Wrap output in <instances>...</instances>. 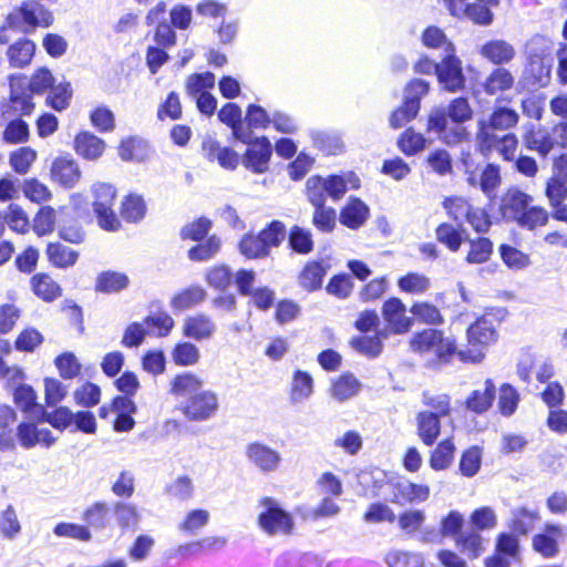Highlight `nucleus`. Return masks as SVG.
<instances>
[{"mask_svg":"<svg viewBox=\"0 0 567 567\" xmlns=\"http://www.w3.org/2000/svg\"><path fill=\"white\" fill-rule=\"evenodd\" d=\"M410 347L413 352L423 357L433 355L427 360V367L433 369L451 362L455 354L460 357L461 361L480 362L484 358L481 351L475 354H472V350L457 351L454 339L445 337L443 331L432 328L415 332L410 340Z\"/></svg>","mask_w":567,"mask_h":567,"instance_id":"nucleus-1","label":"nucleus"},{"mask_svg":"<svg viewBox=\"0 0 567 567\" xmlns=\"http://www.w3.org/2000/svg\"><path fill=\"white\" fill-rule=\"evenodd\" d=\"M533 198L516 187L507 189L501 198L499 212L507 221L533 230L548 221V213L540 206H532Z\"/></svg>","mask_w":567,"mask_h":567,"instance_id":"nucleus-2","label":"nucleus"},{"mask_svg":"<svg viewBox=\"0 0 567 567\" xmlns=\"http://www.w3.org/2000/svg\"><path fill=\"white\" fill-rule=\"evenodd\" d=\"M52 13L38 1H23L7 16V23L19 33L28 34L37 28L52 24Z\"/></svg>","mask_w":567,"mask_h":567,"instance_id":"nucleus-3","label":"nucleus"},{"mask_svg":"<svg viewBox=\"0 0 567 567\" xmlns=\"http://www.w3.org/2000/svg\"><path fill=\"white\" fill-rule=\"evenodd\" d=\"M262 511L258 515V525L267 535L290 534L295 523L290 513L284 509L272 497H262L259 502Z\"/></svg>","mask_w":567,"mask_h":567,"instance_id":"nucleus-4","label":"nucleus"},{"mask_svg":"<svg viewBox=\"0 0 567 567\" xmlns=\"http://www.w3.org/2000/svg\"><path fill=\"white\" fill-rule=\"evenodd\" d=\"M436 79L446 92L456 93L464 90L466 78L462 61L455 54L454 44H449L447 53L440 61Z\"/></svg>","mask_w":567,"mask_h":567,"instance_id":"nucleus-5","label":"nucleus"},{"mask_svg":"<svg viewBox=\"0 0 567 567\" xmlns=\"http://www.w3.org/2000/svg\"><path fill=\"white\" fill-rule=\"evenodd\" d=\"M241 143L247 145L241 164L255 174L266 173L274 152L270 140L267 136H254L250 132L248 141Z\"/></svg>","mask_w":567,"mask_h":567,"instance_id":"nucleus-6","label":"nucleus"},{"mask_svg":"<svg viewBox=\"0 0 567 567\" xmlns=\"http://www.w3.org/2000/svg\"><path fill=\"white\" fill-rule=\"evenodd\" d=\"M217 394L212 390H203L190 395L182 408L183 414L194 422L212 419L218 411Z\"/></svg>","mask_w":567,"mask_h":567,"instance_id":"nucleus-7","label":"nucleus"},{"mask_svg":"<svg viewBox=\"0 0 567 567\" xmlns=\"http://www.w3.org/2000/svg\"><path fill=\"white\" fill-rule=\"evenodd\" d=\"M245 456L248 463L262 474L276 472L282 461L281 454L277 450L259 441L246 445Z\"/></svg>","mask_w":567,"mask_h":567,"instance_id":"nucleus-8","label":"nucleus"},{"mask_svg":"<svg viewBox=\"0 0 567 567\" xmlns=\"http://www.w3.org/2000/svg\"><path fill=\"white\" fill-rule=\"evenodd\" d=\"M518 117V113L515 110L507 106H498L493 111L487 123L480 121L477 135L482 142L492 144L496 136L491 134L488 130H509L517 124Z\"/></svg>","mask_w":567,"mask_h":567,"instance_id":"nucleus-9","label":"nucleus"},{"mask_svg":"<svg viewBox=\"0 0 567 567\" xmlns=\"http://www.w3.org/2000/svg\"><path fill=\"white\" fill-rule=\"evenodd\" d=\"M381 312L391 332L395 334L406 333L413 327V318L405 316L406 306L398 297H391L385 300Z\"/></svg>","mask_w":567,"mask_h":567,"instance_id":"nucleus-10","label":"nucleus"},{"mask_svg":"<svg viewBox=\"0 0 567 567\" xmlns=\"http://www.w3.org/2000/svg\"><path fill=\"white\" fill-rule=\"evenodd\" d=\"M466 334L468 344L473 348L471 349L472 354H475L477 351L484 354L483 348L495 342L497 339L496 329L486 317H481L472 323L467 328Z\"/></svg>","mask_w":567,"mask_h":567,"instance_id":"nucleus-11","label":"nucleus"},{"mask_svg":"<svg viewBox=\"0 0 567 567\" xmlns=\"http://www.w3.org/2000/svg\"><path fill=\"white\" fill-rule=\"evenodd\" d=\"M218 120L231 130L233 137L239 142L249 138V128H245L241 107L234 102H227L217 113Z\"/></svg>","mask_w":567,"mask_h":567,"instance_id":"nucleus-12","label":"nucleus"},{"mask_svg":"<svg viewBox=\"0 0 567 567\" xmlns=\"http://www.w3.org/2000/svg\"><path fill=\"white\" fill-rule=\"evenodd\" d=\"M369 216V206L359 197L350 196L340 210L339 221L350 229H359L365 224Z\"/></svg>","mask_w":567,"mask_h":567,"instance_id":"nucleus-13","label":"nucleus"},{"mask_svg":"<svg viewBox=\"0 0 567 567\" xmlns=\"http://www.w3.org/2000/svg\"><path fill=\"white\" fill-rule=\"evenodd\" d=\"M51 175L64 188H72L80 181L81 171L71 156H60L52 163Z\"/></svg>","mask_w":567,"mask_h":567,"instance_id":"nucleus-14","label":"nucleus"},{"mask_svg":"<svg viewBox=\"0 0 567 567\" xmlns=\"http://www.w3.org/2000/svg\"><path fill=\"white\" fill-rule=\"evenodd\" d=\"M25 76H10V104L21 115H30L34 109L33 93L25 86Z\"/></svg>","mask_w":567,"mask_h":567,"instance_id":"nucleus-15","label":"nucleus"},{"mask_svg":"<svg viewBox=\"0 0 567 567\" xmlns=\"http://www.w3.org/2000/svg\"><path fill=\"white\" fill-rule=\"evenodd\" d=\"M215 331L216 324L204 313L186 318L183 326V334L196 341L209 339Z\"/></svg>","mask_w":567,"mask_h":567,"instance_id":"nucleus-16","label":"nucleus"},{"mask_svg":"<svg viewBox=\"0 0 567 567\" xmlns=\"http://www.w3.org/2000/svg\"><path fill=\"white\" fill-rule=\"evenodd\" d=\"M323 183L327 195L332 200H339L342 198L348 190V186L351 188L360 187V179L353 172L330 174L329 176L323 177Z\"/></svg>","mask_w":567,"mask_h":567,"instance_id":"nucleus-17","label":"nucleus"},{"mask_svg":"<svg viewBox=\"0 0 567 567\" xmlns=\"http://www.w3.org/2000/svg\"><path fill=\"white\" fill-rule=\"evenodd\" d=\"M538 519L539 513L537 509H529L525 506L514 507L511 509L507 527L518 536H526Z\"/></svg>","mask_w":567,"mask_h":567,"instance_id":"nucleus-18","label":"nucleus"},{"mask_svg":"<svg viewBox=\"0 0 567 567\" xmlns=\"http://www.w3.org/2000/svg\"><path fill=\"white\" fill-rule=\"evenodd\" d=\"M309 137L313 147L324 155H337L342 153L344 148L342 138L338 132L310 130Z\"/></svg>","mask_w":567,"mask_h":567,"instance_id":"nucleus-19","label":"nucleus"},{"mask_svg":"<svg viewBox=\"0 0 567 567\" xmlns=\"http://www.w3.org/2000/svg\"><path fill=\"white\" fill-rule=\"evenodd\" d=\"M76 153L85 159L95 161L102 156L105 142L91 132H81L74 138Z\"/></svg>","mask_w":567,"mask_h":567,"instance_id":"nucleus-20","label":"nucleus"},{"mask_svg":"<svg viewBox=\"0 0 567 567\" xmlns=\"http://www.w3.org/2000/svg\"><path fill=\"white\" fill-rule=\"evenodd\" d=\"M35 53V43L27 38H19L7 49V56L12 68L22 69L29 65Z\"/></svg>","mask_w":567,"mask_h":567,"instance_id":"nucleus-21","label":"nucleus"},{"mask_svg":"<svg viewBox=\"0 0 567 567\" xmlns=\"http://www.w3.org/2000/svg\"><path fill=\"white\" fill-rule=\"evenodd\" d=\"M111 515L122 530H135L141 520L136 505L122 501L111 504Z\"/></svg>","mask_w":567,"mask_h":567,"instance_id":"nucleus-22","label":"nucleus"},{"mask_svg":"<svg viewBox=\"0 0 567 567\" xmlns=\"http://www.w3.org/2000/svg\"><path fill=\"white\" fill-rule=\"evenodd\" d=\"M496 395V386L491 379L484 382L483 390H474L467 396L465 406L476 414L486 412L493 404Z\"/></svg>","mask_w":567,"mask_h":567,"instance_id":"nucleus-23","label":"nucleus"},{"mask_svg":"<svg viewBox=\"0 0 567 567\" xmlns=\"http://www.w3.org/2000/svg\"><path fill=\"white\" fill-rule=\"evenodd\" d=\"M206 151V157L209 161H217L218 164L229 171H234L239 164V155L231 147H221L217 141H207L203 143Z\"/></svg>","mask_w":567,"mask_h":567,"instance_id":"nucleus-24","label":"nucleus"},{"mask_svg":"<svg viewBox=\"0 0 567 567\" xmlns=\"http://www.w3.org/2000/svg\"><path fill=\"white\" fill-rule=\"evenodd\" d=\"M417 435L422 442L431 446L437 440L441 433V421L437 413L422 411L416 416Z\"/></svg>","mask_w":567,"mask_h":567,"instance_id":"nucleus-25","label":"nucleus"},{"mask_svg":"<svg viewBox=\"0 0 567 567\" xmlns=\"http://www.w3.org/2000/svg\"><path fill=\"white\" fill-rule=\"evenodd\" d=\"M326 275L327 267L323 266L322 261H309L300 271L298 284L308 292H313L322 287Z\"/></svg>","mask_w":567,"mask_h":567,"instance_id":"nucleus-26","label":"nucleus"},{"mask_svg":"<svg viewBox=\"0 0 567 567\" xmlns=\"http://www.w3.org/2000/svg\"><path fill=\"white\" fill-rule=\"evenodd\" d=\"M38 422H47L52 427L59 431H64L72 426L74 421V412L68 406H58L53 411L48 412L44 406L37 408Z\"/></svg>","mask_w":567,"mask_h":567,"instance_id":"nucleus-27","label":"nucleus"},{"mask_svg":"<svg viewBox=\"0 0 567 567\" xmlns=\"http://www.w3.org/2000/svg\"><path fill=\"white\" fill-rule=\"evenodd\" d=\"M82 518L87 524V527L103 530L111 525V504L95 502L84 511Z\"/></svg>","mask_w":567,"mask_h":567,"instance_id":"nucleus-28","label":"nucleus"},{"mask_svg":"<svg viewBox=\"0 0 567 567\" xmlns=\"http://www.w3.org/2000/svg\"><path fill=\"white\" fill-rule=\"evenodd\" d=\"M435 235L439 243L455 252L465 240L466 230L463 225L454 226L450 223H442L436 227Z\"/></svg>","mask_w":567,"mask_h":567,"instance_id":"nucleus-29","label":"nucleus"},{"mask_svg":"<svg viewBox=\"0 0 567 567\" xmlns=\"http://www.w3.org/2000/svg\"><path fill=\"white\" fill-rule=\"evenodd\" d=\"M130 285V278L118 271H102L96 277L95 290L102 293H117L126 289Z\"/></svg>","mask_w":567,"mask_h":567,"instance_id":"nucleus-30","label":"nucleus"},{"mask_svg":"<svg viewBox=\"0 0 567 567\" xmlns=\"http://www.w3.org/2000/svg\"><path fill=\"white\" fill-rule=\"evenodd\" d=\"M480 53L494 64H503L514 58L515 50L504 40H492L481 47Z\"/></svg>","mask_w":567,"mask_h":567,"instance_id":"nucleus-31","label":"nucleus"},{"mask_svg":"<svg viewBox=\"0 0 567 567\" xmlns=\"http://www.w3.org/2000/svg\"><path fill=\"white\" fill-rule=\"evenodd\" d=\"M31 288L35 296L44 301L51 302L62 295V289L47 274H37L31 278Z\"/></svg>","mask_w":567,"mask_h":567,"instance_id":"nucleus-32","label":"nucleus"},{"mask_svg":"<svg viewBox=\"0 0 567 567\" xmlns=\"http://www.w3.org/2000/svg\"><path fill=\"white\" fill-rule=\"evenodd\" d=\"M187 251V257L192 261L203 262L213 259L221 248V240L217 235L208 236L204 241H197Z\"/></svg>","mask_w":567,"mask_h":567,"instance_id":"nucleus-33","label":"nucleus"},{"mask_svg":"<svg viewBox=\"0 0 567 567\" xmlns=\"http://www.w3.org/2000/svg\"><path fill=\"white\" fill-rule=\"evenodd\" d=\"M203 380L192 372H183L174 377L171 381V393L174 396L193 395L200 391Z\"/></svg>","mask_w":567,"mask_h":567,"instance_id":"nucleus-34","label":"nucleus"},{"mask_svg":"<svg viewBox=\"0 0 567 567\" xmlns=\"http://www.w3.org/2000/svg\"><path fill=\"white\" fill-rule=\"evenodd\" d=\"M73 90L70 82L62 81L54 83L49 90L45 103L49 107L56 112H61L69 107Z\"/></svg>","mask_w":567,"mask_h":567,"instance_id":"nucleus-35","label":"nucleus"},{"mask_svg":"<svg viewBox=\"0 0 567 567\" xmlns=\"http://www.w3.org/2000/svg\"><path fill=\"white\" fill-rule=\"evenodd\" d=\"M360 382L352 373H343L332 384L331 395L343 402L354 396L360 390Z\"/></svg>","mask_w":567,"mask_h":567,"instance_id":"nucleus-36","label":"nucleus"},{"mask_svg":"<svg viewBox=\"0 0 567 567\" xmlns=\"http://www.w3.org/2000/svg\"><path fill=\"white\" fill-rule=\"evenodd\" d=\"M455 544L460 551L465 554L470 559L478 558L484 551L483 537L476 530L457 535Z\"/></svg>","mask_w":567,"mask_h":567,"instance_id":"nucleus-37","label":"nucleus"},{"mask_svg":"<svg viewBox=\"0 0 567 567\" xmlns=\"http://www.w3.org/2000/svg\"><path fill=\"white\" fill-rule=\"evenodd\" d=\"M47 255L50 262L58 268L71 267L79 258L78 251L60 243H50L47 247Z\"/></svg>","mask_w":567,"mask_h":567,"instance_id":"nucleus-38","label":"nucleus"},{"mask_svg":"<svg viewBox=\"0 0 567 567\" xmlns=\"http://www.w3.org/2000/svg\"><path fill=\"white\" fill-rule=\"evenodd\" d=\"M238 247L239 251L249 259L265 258L270 254V250L259 234H245L240 239Z\"/></svg>","mask_w":567,"mask_h":567,"instance_id":"nucleus-39","label":"nucleus"},{"mask_svg":"<svg viewBox=\"0 0 567 567\" xmlns=\"http://www.w3.org/2000/svg\"><path fill=\"white\" fill-rule=\"evenodd\" d=\"M524 143L527 148L537 151L540 155L546 156L554 147L555 142L547 132L535 130L530 125L524 134Z\"/></svg>","mask_w":567,"mask_h":567,"instance_id":"nucleus-40","label":"nucleus"},{"mask_svg":"<svg viewBox=\"0 0 567 567\" xmlns=\"http://www.w3.org/2000/svg\"><path fill=\"white\" fill-rule=\"evenodd\" d=\"M455 452V445L452 439L441 441L432 451L430 456V466L434 471H443L452 464Z\"/></svg>","mask_w":567,"mask_h":567,"instance_id":"nucleus-41","label":"nucleus"},{"mask_svg":"<svg viewBox=\"0 0 567 567\" xmlns=\"http://www.w3.org/2000/svg\"><path fill=\"white\" fill-rule=\"evenodd\" d=\"M146 214V204L144 198L137 194L127 195L122 202L121 216L128 223L141 221Z\"/></svg>","mask_w":567,"mask_h":567,"instance_id":"nucleus-42","label":"nucleus"},{"mask_svg":"<svg viewBox=\"0 0 567 567\" xmlns=\"http://www.w3.org/2000/svg\"><path fill=\"white\" fill-rule=\"evenodd\" d=\"M430 84L423 79L411 80L404 89L403 102L409 105L413 112H420L421 100L427 95Z\"/></svg>","mask_w":567,"mask_h":567,"instance_id":"nucleus-43","label":"nucleus"},{"mask_svg":"<svg viewBox=\"0 0 567 567\" xmlns=\"http://www.w3.org/2000/svg\"><path fill=\"white\" fill-rule=\"evenodd\" d=\"M206 297V291L200 286H190L176 293L171 300L174 310H185L198 305Z\"/></svg>","mask_w":567,"mask_h":567,"instance_id":"nucleus-44","label":"nucleus"},{"mask_svg":"<svg viewBox=\"0 0 567 567\" xmlns=\"http://www.w3.org/2000/svg\"><path fill=\"white\" fill-rule=\"evenodd\" d=\"M313 392V379L312 377L302 370H297L293 373L291 384V401L293 403L302 402L308 399Z\"/></svg>","mask_w":567,"mask_h":567,"instance_id":"nucleus-45","label":"nucleus"},{"mask_svg":"<svg viewBox=\"0 0 567 567\" xmlns=\"http://www.w3.org/2000/svg\"><path fill=\"white\" fill-rule=\"evenodd\" d=\"M212 227V220L202 216L192 223L185 224L179 230V237L182 240L202 241L208 237Z\"/></svg>","mask_w":567,"mask_h":567,"instance_id":"nucleus-46","label":"nucleus"},{"mask_svg":"<svg viewBox=\"0 0 567 567\" xmlns=\"http://www.w3.org/2000/svg\"><path fill=\"white\" fill-rule=\"evenodd\" d=\"M271 111H267L264 106L251 103L246 107L244 123L245 128H249L254 133V128L267 130L270 126Z\"/></svg>","mask_w":567,"mask_h":567,"instance_id":"nucleus-47","label":"nucleus"},{"mask_svg":"<svg viewBox=\"0 0 567 567\" xmlns=\"http://www.w3.org/2000/svg\"><path fill=\"white\" fill-rule=\"evenodd\" d=\"M513 84L514 76L512 73L504 68H497L486 78L483 86L487 94L493 95L499 91L511 89Z\"/></svg>","mask_w":567,"mask_h":567,"instance_id":"nucleus-48","label":"nucleus"},{"mask_svg":"<svg viewBox=\"0 0 567 567\" xmlns=\"http://www.w3.org/2000/svg\"><path fill=\"white\" fill-rule=\"evenodd\" d=\"M14 403L25 413H29L37 420V408L41 406L37 403V393L29 384H20L13 393Z\"/></svg>","mask_w":567,"mask_h":567,"instance_id":"nucleus-49","label":"nucleus"},{"mask_svg":"<svg viewBox=\"0 0 567 567\" xmlns=\"http://www.w3.org/2000/svg\"><path fill=\"white\" fill-rule=\"evenodd\" d=\"M426 140L412 127L406 128L398 138L399 150L406 156H413L425 148Z\"/></svg>","mask_w":567,"mask_h":567,"instance_id":"nucleus-50","label":"nucleus"},{"mask_svg":"<svg viewBox=\"0 0 567 567\" xmlns=\"http://www.w3.org/2000/svg\"><path fill=\"white\" fill-rule=\"evenodd\" d=\"M288 245L297 254L307 255L313 250L310 230L293 226L288 234Z\"/></svg>","mask_w":567,"mask_h":567,"instance_id":"nucleus-51","label":"nucleus"},{"mask_svg":"<svg viewBox=\"0 0 567 567\" xmlns=\"http://www.w3.org/2000/svg\"><path fill=\"white\" fill-rule=\"evenodd\" d=\"M350 346L358 353L369 358L375 359L383 351V342L379 340V337L371 336H358L353 337L350 341Z\"/></svg>","mask_w":567,"mask_h":567,"instance_id":"nucleus-52","label":"nucleus"},{"mask_svg":"<svg viewBox=\"0 0 567 567\" xmlns=\"http://www.w3.org/2000/svg\"><path fill=\"white\" fill-rule=\"evenodd\" d=\"M199 358V349L194 343L187 341L178 342L172 351V359L179 367L195 365Z\"/></svg>","mask_w":567,"mask_h":567,"instance_id":"nucleus-53","label":"nucleus"},{"mask_svg":"<svg viewBox=\"0 0 567 567\" xmlns=\"http://www.w3.org/2000/svg\"><path fill=\"white\" fill-rule=\"evenodd\" d=\"M27 87L31 93L41 95L53 86L55 78L48 68H39L34 71L30 79L25 78Z\"/></svg>","mask_w":567,"mask_h":567,"instance_id":"nucleus-54","label":"nucleus"},{"mask_svg":"<svg viewBox=\"0 0 567 567\" xmlns=\"http://www.w3.org/2000/svg\"><path fill=\"white\" fill-rule=\"evenodd\" d=\"M482 464V449L474 445L465 450L460 458L458 470L465 477H473L477 474Z\"/></svg>","mask_w":567,"mask_h":567,"instance_id":"nucleus-55","label":"nucleus"},{"mask_svg":"<svg viewBox=\"0 0 567 567\" xmlns=\"http://www.w3.org/2000/svg\"><path fill=\"white\" fill-rule=\"evenodd\" d=\"M520 401L518 391L509 383H503L499 388L498 409L502 415L511 416L515 413Z\"/></svg>","mask_w":567,"mask_h":567,"instance_id":"nucleus-56","label":"nucleus"},{"mask_svg":"<svg viewBox=\"0 0 567 567\" xmlns=\"http://www.w3.org/2000/svg\"><path fill=\"white\" fill-rule=\"evenodd\" d=\"M353 287L354 284L351 276L346 272H340L329 279L328 285L326 286V291L329 295L343 300L350 297Z\"/></svg>","mask_w":567,"mask_h":567,"instance_id":"nucleus-57","label":"nucleus"},{"mask_svg":"<svg viewBox=\"0 0 567 567\" xmlns=\"http://www.w3.org/2000/svg\"><path fill=\"white\" fill-rule=\"evenodd\" d=\"M21 532V524L12 505L0 513V534L6 539H14Z\"/></svg>","mask_w":567,"mask_h":567,"instance_id":"nucleus-58","label":"nucleus"},{"mask_svg":"<svg viewBox=\"0 0 567 567\" xmlns=\"http://www.w3.org/2000/svg\"><path fill=\"white\" fill-rule=\"evenodd\" d=\"M430 286V278L417 272H408L398 280L400 290L408 293H423Z\"/></svg>","mask_w":567,"mask_h":567,"instance_id":"nucleus-59","label":"nucleus"},{"mask_svg":"<svg viewBox=\"0 0 567 567\" xmlns=\"http://www.w3.org/2000/svg\"><path fill=\"white\" fill-rule=\"evenodd\" d=\"M470 523L473 530L493 529L497 525V515L489 506H482L472 512Z\"/></svg>","mask_w":567,"mask_h":567,"instance_id":"nucleus-60","label":"nucleus"},{"mask_svg":"<svg viewBox=\"0 0 567 567\" xmlns=\"http://www.w3.org/2000/svg\"><path fill=\"white\" fill-rule=\"evenodd\" d=\"M471 249L466 256L468 264H483L493 252V243L487 237H478L470 240Z\"/></svg>","mask_w":567,"mask_h":567,"instance_id":"nucleus-61","label":"nucleus"},{"mask_svg":"<svg viewBox=\"0 0 567 567\" xmlns=\"http://www.w3.org/2000/svg\"><path fill=\"white\" fill-rule=\"evenodd\" d=\"M73 396L78 405L90 409L99 404L101 399V389L95 383L85 382L74 391Z\"/></svg>","mask_w":567,"mask_h":567,"instance_id":"nucleus-62","label":"nucleus"},{"mask_svg":"<svg viewBox=\"0 0 567 567\" xmlns=\"http://www.w3.org/2000/svg\"><path fill=\"white\" fill-rule=\"evenodd\" d=\"M144 324L147 334L162 338L168 336V333L172 331L174 327V320L167 313L158 316H147L144 319Z\"/></svg>","mask_w":567,"mask_h":567,"instance_id":"nucleus-63","label":"nucleus"},{"mask_svg":"<svg viewBox=\"0 0 567 567\" xmlns=\"http://www.w3.org/2000/svg\"><path fill=\"white\" fill-rule=\"evenodd\" d=\"M385 563L389 567H422L423 558L419 554L392 550L386 554Z\"/></svg>","mask_w":567,"mask_h":567,"instance_id":"nucleus-64","label":"nucleus"}]
</instances>
